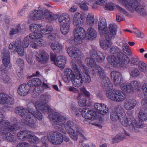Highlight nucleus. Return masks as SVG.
Masks as SVG:
<instances>
[{
	"label": "nucleus",
	"instance_id": "obj_1",
	"mask_svg": "<svg viewBox=\"0 0 147 147\" xmlns=\"http://www.w3.org/2000/svg\"><path fill=\"white\" fill-rule=\"evenodd\" d=\"M49 95L46 94L42 95L39 101H36L35 106L37 110L43 113L48 112L50 120L53 123L55 128L58 131L65 134L68 133L70 137L74 140L78 139V135L82 137L83 131L81 127L71 120L67 121L64 117L51 109L47 103L50 100Z\"/></svg>",
	"mask_w": 147,
	"mask_h": 147
},
{
	"label": "nucleus",
	"instance_id": "obj_2",
	"mask_svg": "<svg viewBox=\"0 0 147 147\" xmlns=\"http://www.w3.org/2000/svg\"><path fill=\"white\" fill-rule=\"evenodd\" d=\"M123 109L120 106H117L115 110L113 111L110 115V119L113 121L119 120L122 125L125 127L129 126L130 131L133 132H137L141 127L140 124L138 123L132 116L127 117L123 113Z\"/></svg>",
	"mask_w": 147,
	"mask_h": 147
},
{
	"label": "nucleus",
	"instance_id": "obj_3",
	"mask_svg": "<svg viewBox=\"0 0 147 147\" xmlns=\"http://www.w3.org/2000/svg\"><path fill=\"white\" fill-rule=\"evenodd\" d=\"M120 4L124 5L130 12H134V9L140 16L146 17L147 12L144 8V6L141 3V0H118Z\"/></svg>",
	"mask_w": 147,
	"mask_h": 147
},
{
	"label": "nucleus",
	"instance_id": "obj_4",
	"mask_svg": "<svg viewBox=\"0 0 147 147\" xmlns=\"http://www.w3.org/2000/svg\"><path fill=\"white\" fill-rule=\"evenodd\" d=\"M107 96L112 100L119 102L123 101L126 97V94L123 92L115 90H113L112 92L107 91Z\"/></svg>",
	"mask_w": 147,
	"mask_h": 147
},
{
	"label": "nucleus",
	"instance_id": "obj_5",
	"mask_svg": "<svg viewBox=\"0 0 147 147\" xmlns=\"http://www.w3.org/2000/svg\"><path fill=\"white\" fill-rule=\"evenodd\" d=\"M2 110H0V127L4 129H10L11 131H15L18 129L16 124L11 125L7 121L3 120L4 115L1 112Z\"/></svg>",
	"mask_w": 147,
	"mask_h": 147
},
{
	"label": "nucleus",
	"instance_id": "obj_6",
	"mask_svg": "<svg viewBox=\"0 0 147 147\" xmlns=\"http://www.w3.org/2000/svg\"><path fill=\"white\" fill-rule=\"evenodd\" d=\"M47 138L49 141L54 145L60 144L63 141L62 135L57 131L54 132L51 134H49Z\"/></svg>",
	"mask_w": 147,
	"mask_h": 147
},
{
	"label": "nucleus",
	"instance_id": "obj_7",
	"mask_svg": "<svg viewBox=\"0 0 147 147\" xmlns=\"http://www.w3.org/2000/svg\"><path fill=\"white\" fill-rule=\"evenodd\" d=\"M12 131L10 129H4L0 127V136H2V138L5 140L15 143L16 138L12 135L11 133Z\"/></svg>",
	"mask_w": 147,
	"mask_h": 147
},
{
	"label": "nucleus",
	"instance_id": "obj_8",
	"mask_svg": "<svg viewBox=\"0 0 147 147\" xmlns=\"http://www.w3.org/2000/svg\"><path fill=\"white\" fill-rule=\"evenodd\" d=\"M80 89L81 92L84 95L82 94H79L78 96V99L79 100L78 104L80 106L84 107L86 105V97H89L90 96V94L89 92L86 90L85 88L82 87Z\"/></svg>",
	"mask_w": 147,
	"mask_h": 147
},
{
	"label": "nucleus",
	"instance_id": "obj_9",
	"mask_svg": "<svg viewBox=\"0 0 147 147\" xmlns=\"http://www.w3.org/2000/svg\"><path fill=\"white\" fill-rule=\"evenodd\" d=\"M37 60L41 63H46L47 62L49 55L47 53L43 50H41L37 53L36 55Z\"/></svg>",
	"mask_w": 147,
	"mask_h": 147
},
{
	"label": "nucleus",
	"instance_id": "obj_10",
	"mask_svg": "<svg viewBox=\"0 0 147 147\" xmlns=\"http://www.w3.org/2000/svg\"><path fill=\"white\" fill-rule=\"evenodd\" d=\"M98 26L100 34L101 36H103L104 33L107 31L108 30L106 20L102 18H100Z\"/></svg>",
	"mask_w": 147,
	"mask_h": 147
},
{
	"label": "nucleus",
	"instance_id": "obj_11",
	"mask_svg": "<svg viewBox=\"0 0 147 147\" xmlns=\"http://www.w3.org/2000/svg\"><path fill=\"white\" fill-rule=\"evenodd\" d=\"M96 112L102 115H106L108 112V109L106 105L104 104L96 103L94 105Z\"/></svg>",
	"mask_w": 147,
	"mask_h": 147
},
{
	"label": "nucleus",
	"instance_id": "obj_12",
	"mask_svg": "<svg viewBox=\"0 0 147 147\" xmlns=\"http://www.w3.org/2000/svg\"><path fill=\"white\" fill-rule=\"evenodd\" d=\"M21 43L20 41H16L15 43H10L9 45V48L12 49L15 47L16 51L20 56H23L24 55V49L20 45Z\"/></svg>",
	"mask_w": 147,
	"mask_h": 147
},
{
	"label": "nucleus",
	"instance_id": "obj_13",
	"mask_svg": "<svg viewBox=\"0 0 147 147\" xmlns=\"http://www.w3.org/2000/svg\"><path fill=\"white\" fill-rule=\"evenodd\" d=\"M29 16L31 20H37L43 18L44 14L42 10H35L30 13Z\"/></svg>",
	"mask_w": 147,
	"mask_h": 147
},
{
	"label": "nucleus",
	"instance_id": "obj_14",
	"mask_svg": "<svg viewBox=\"0 0 147 147\" xmlns=\"http://www.w3.org/2000/svg\"><path fill=\"white\" fill-rule=\"evenodd\" d=\"M107 59L108 62L114 67H121L123 65V63L121 61H120L114 55L109 56Z\"/></svg>",
	"mask_w": 147,
	"mask_h": 147
},
{
	"label": "nucleus",
	"instance_id": "obj_15",
	"mask_svg": "<svg viewBox=\"0 0 147 147\" xmlns=\"http://www.w3.org/2000/svg\"><path fill=\"white\" fill-rule=\"evenodd\" d=\"M90 55L92 58L96 59L97 61L99 62H102L105 59V56L103 53L100 52H97L93 49L90 51Z\"/></svg>",
	"mask_w": 147,
	"mask_h": 147
},
{
	"label": "nucleus",
	"instance_id": "obj_16",
	"mask_svg": "<svg viewBox=\"0 0 147 147\" xmlns=\"http://www.w3.org/2000/svg\"><path fill=\"white\" fill-rule=\"evenodd\" d=\"M137 104V102L135 100L132 98H128L124 102V106L126 110H131L134 109Z\"/></svg>",
	"mask_w": 147,
	"mask_h": 147
},
{
	"label": "nucleus",
	"instance_id": "obj_17",
	"mask_svg": "<svg viewBox=\"0 0 147 147\" xmlns=\"http://www.w3.org/2000/svg\"><path fill=\"white\" fill-rule=\"evenodd\" d=\"M79 112L80 114L82 115L84 117H88L89 119H92V116H94L96 115V112L92 110L86 109L84 108L80 110Z\"/></svg>",
	"mask_w": 147,
	"mask_h": 147
},
{
	"label": "nucleus",
	"instance_id": "obj_18",
	"mask_svg": "<svg viewBox=\"0 0 147 147\" xmlns=\"http://www.w3.org/2000/svg\"><path fill=\"white\" fill-rule=\"evenodd\" d=\"M72 69L74 71V74L71 80L82 78L81 74L80 72V69L79 67L75 63L72 62Z\"/></svg>",
	"mask_w": 147,
	"mask_h": 147
},
{
	"label": "nucleus",
	"instance_id": "obj_19",
	"mask_svg": "<svg viewBox=\"0 0 147 147\" xmlns=\"http://www.w3.org/2000/svg\"><path fill=\"white\" fill-rule=\"evenodd\" d=\"M130 135L129 133L124 130L123 132L119 134L113 139V142L114 143H117L123 140L125 138H128L130 137Z\"/></svg>",
	"mask_w": 147,
	"mask_h": 147
},
{
	"label": "nucleus",
	"instance_id": "obj_20",
	"mask_svg": "<svg viewBox=\"0 0 147 147\" xmlns=\"http://www.w3.org/2000/svg\"><path fill=\"white\" fill-rule=\"evenodd\" d=\"M28 84H24L21 85L17 90L18 94L22 96L27 95L30 90H31V88L30 87L28 88Z\"/></svg>",
	"mask_w": 147,
	"mask_h": 147
},
{
	"label": "nucleus",
	"instance_id": "obj_21",
	"mask_svg": "<svg viewBox=\"0 0 147 147\" xmlns=\"http://www.w3.org/2000/svg\"><path fill=\"white\" fill-rule=\"evenodd\" d=\"M67 53L71 57L74 58H78L80 53V51L76 47L68 48Z\"/></svg>",
	"mask_w": 147,
	"mask_h": 147
},
{
	"label": "nucleus",
	"instance_id": "obj_22",
	"mask_svg": "<svg viewBox=\"0 0 147 147\" xmlns=\"http://www.w3.org/2000/svg\"><path fill=\"white\" fill-rule=\"evenodd\" d=\"M111 77L116 85L120 83L121 75L119 72L115 71H112Z\"/></svg>",
	"mask_w": 147,
	"mask_h": 147
},
{
	"label": "nucleus",
	"instance_id": "obj_23",
	"mask_svg": "<svg viewBox=\"0 0 147 147\" xmlns=\"http://www.w3.org/2000/svg\"><path fill=\"white\" fill-rule=\"evenodd\" d=\"M94 59L93 58L87 57L85 60V62L87 64L88 66L91 67L92 71V74H94L96 72L95 71L96 70V66H98L96 65V62L94 60Z\"/></svg>",
	"mask_w": 147,
	"mask_h": 147
},
{
	"label": "nucleus",
	"instance_id": "obj_24",
	"mask_svg": "<svg viewBox=\"0 0 147 147\" xmlns=\"http://www.w3.org/2000/svg\"><path fill=\"white\" fill-rule=\"evenodd\" d=\"M74 33L75 36L80 37L82 39H84L86 36V32L84 29L81 27L76 28Z\"/></svg>",
	"mask_w": 147,
	"mask_h": 147
},
{
	"label": "nucleus",
	"instance_id": "obj_25",
	"mask_svg": "<svg viewBox=\"0 0 147 147\" xmlns=\"http://www.w3.org/2000/svg\"><path fill=\"white\" fill-rule=\"evenodd\" d=\"M70 19L69 16L66 14L61 15L58 18V21L60 25L70 24Z\"/></svg>",
	"mask_w": 147,
	"mask_h": 147
},
{
	"label": "nucleus",
	"instance_id": "obj_26",
	"mask_svg": "<svg viewBox=\"0 0 147 147\" xmlns=\"http://www.w3.org/2000/svg\"><path fill=\"white\" fill-rule=\"evenodd\" d=\"M44 15L45 18L50 23L57 19L58 17L57 15H54L47 10H45Z\"/></svg>",
	"mask_w": 147,
	"mask_h": 147
},
{
	"label": "nucleus",
	"instance_id": "obj_27",
	"mask_svg": "<svg viewBox=\"0 0 147 147\" xmlns=\"http://www.w3.org/2000/svg\"><path fill=\"white\" fill-rule=\"evenodd\" d=\"M117 58L120 61H121L123 63H127L129 61V59L121 51L118 53L117 54Z\"/></svg>",
	"mask_w": 147,
	"mask_h": 147
},
{
	"label": "nucleus",
	"instance_id": "obj_28",
	"mask_svg": "<svg viewBox=\"0 0 147 147\" xmlns=\"http://www.w3.org/2000/svg\"><path fill=\"white\" fill-rule=\"evenodd\" d=\"M26 118L24 119L26 121V124L30 128L34 127L36 121L33 119V117L31 116L30 113L26 117Z\"/></svg>",
	"mask_w": 147,
	"mask_h": 147
},
{
	"label": "nucleus",
	"instance_id": "obj_29",
	"mask_svg": "<svg viewBox=\"0 0 147 147\" xmlns=\"http://www.w3.org/2000/svg\"><path fill=\"white\" fill-rule=\"evenodd\" d=\"M74 72L70 69L67 68L65 69L64 76L63 78L64 80L66 82H69L74 75Z\"/></svg>",
	"mask_w": 147,
	"mask_h": 147
},
{
	"label": "nucleus",
	"instance_id": "obj_30",
	"mask_svg": "<svg viewBox=\"0 0 147 147\" xmlns=\"http://www.w3.org/2000/svg\"><path fill=\"white\" fill-rule=\"evenodd\" d=\"M101 85L102 88L107 90L106 92L107 91H110L109 90L111 89V88L112 86V84L108 77L102 79Z\"/></svg>",
	"mask_w": 147,
	"mask_h": 147
},
{
	"label": "nucleus",
	"instance_id": "obj_31",
	"mask_svg": "<svg viewBox=\"0 0 147 147\" xmlns=\"http://www.w3.org/2000/svg\"><path fill=\"white\" fill-rule=\"evenodd\" d=\"M42 84L41 80L38 78H34L30 80L28 82V86L29 87H32L39 86Z\"/></svg>",
	"mask_w": 147,
	"mask_h": 147
},
{
	"label": "nucleus",
	"instance_id": "obj_32",
	"mask_svg": "<svg viewBox=\"0 0 147 147\" xmlns=\"http://www.w3.org/2000/svg\"><path fill=\"white\" fill-rule=\"evenodd\" d=\"M30 46L34 49H37L38 46H45L46 42L42 39H39L37 40H32Z\"/></svg>",
	"mask_w": 147,
	"mask_h": 147
},
{
	"label": "nucleus",
	"instance_id": "obj_33",
	"mask_svg": "<svg viewBox=\"0 0 147 147\" xmlns=\"http://www.w3.org/2000/svg\"><path fill=\"white\" fill-rule=\"evenodd\" d=\"M66 63V60L64 57L60 56L58 57L56 59V61H55V64L56 65L59 67H64Z\"/></svg>",
	"mask_w": 147,
	"mask_h": 147
},
{
	"label": "nucleus",
	"instance_id": "obj_34",
	"mask_svg": "<svg viewBox=\"0 0 147 147\" xmlns=\"http://www.w3.org/2000/svg\"><path fill=\"white\" fill-rule=\"evenodd\" d=\"M3 62L5 67L8 66L10 63V58L9 53L5 51L3 53Z\"/></svg>",
	"mask_w": 147,
	"mask_h": 147
},
{
	"label": "nucleus",
	"instance_id": "obj_35",
	"mask_svg": "<svg viewBox=\"0 0 147 147\" xmlns=\"http://www.w3.org/2000/svg\"><path fill=\"white\" fill-rule=\"evenodd\" d=\"M82 39L80 37L76 36L74 35V37H71L69 39V42L73 45H78L82 43Z\"/></svg>",
	"mask_w": 147,
	"mask_h": 147
},
{
	"label": "nucleus",
	"instance_id": "obj_36",
	"mask_svg": "<svg viewBox=\"0 0 147 147\" xmlns=\"http://www.w3.org/2000/svg\"><path fill=\"white\" fill-rule=\"evenodd\" d=\"M30 41L32 40H37L39 39H42L41 38L42 37V35L40 33H38L36 32H32L30 34L29 36H28Z\"/></svg>",
	"mask_w": 147,
	"mask_h": 147
},
{
	"label": "nucleus",
	"instance_id": "obj_37",
	"mask_svg": "<svg viewBox=\"0 0 147 147\" xmlns=\"http://www.w3.org/2000/svg\"><path fill=\"white\" fill-rule=\"evenodd\" d=\"M122 51L126 54L128 55H131V53L130 50L129 48V46H127V43L124 40L122 41Z\"/></svg>",
	"mask_w": 147,
	"mask_h": 147
},
{
	"label": "nucleus",
	"instance_id": "obj_38",
	"mask_svg": "<svg viewBox=\"0 0 147 147\" xmlns=\"http://www.w3.org/2000/svg\"><path fill=\"white\" fill-rule=\"evenodd\" d=\"M94 15L92 13L88 14L86 20L87 25L90 26H92L94 24Z\"/></svg>",
	"mask_w": 147,
	"mask_h": 147
},
{
	"label": "nucleus",
	"instance_id": "obj_39",
	"mask_svg": "<svg viewBox=\"0 0 147 147\" xmlns=\"http://www.w3.org/2000/svg\"><path fill=\"white\" fill-rule=\"evenodd\" d=\"M51 48L55 53H57L60 52L62 48V46L58 43H52L51 45Z\"/></svg>",
	"mask_w": 147,
	"mask_h": 147
},
{
	"label": "nucleus",
	"instance_id": "obj_40",
	"mask_svg": "<svg viewBox=\"0 0 147 147\" xmlns=\"http://www.w3.org/2000/svg\"><path fill=\"white\" fill-rule=\"evenodd\" d=\"M1 71L2 80L4 83H6L10 80L9 77L6 73V71L5 70V67L3 68L2 67H1Z\"/></svg>",
	"mask_w": 147,
	"mask_h": 147
},
{
	"label": "nucleus",
	"instance_id": "obj_41",
	"mask_svg": "<svg viewBox=\"0 0 147 147\" xmlns=\"http://www.w3.org/2000/svg\"><path fill=\"white\" fill-rule=\"evenodd\" d=\"M139 119L142 121L147 120V109H142L140 111L139 115Z\"/></svg>",
	"mask_w": 147,
	"mask_h": 147
},
{
	"label": "nucleus",
	"instance_id": "obj_42",
	"mask_svg": "<svg viewBox=\"0 0 147 147\" xmlns=\"http://www.w3.org/2000/svg\"><path fill=\"white\" fill-rule=\"evenodd\" d=\"M105 37L107 41H110L112 39H114L116 35V33L113 32L108 31H107L104 33Z\"/></svg>",
	"mask_w": 147,
	"mask_h": 147
},
{
	"label": "nucleus",
	"instance_id": "obj_43",
	"mask_svg": "<svg viewBox=\"0 0 147 147\" xmlns=\"http://www.w3.org/2000/svg\"><path fill=\"white\" fill-rule=\"evenodd\" d=\"M87 33L90 38L92 39L96 38L97 34L96 30L92 27L90 26L87 30Z\"/></svg>",
	"mask_w": 147,
	"mask_h": 147
},
{
	"label": "nucleus",
	"instance_id": "obj_44",
	"mask_svg": "<svg viewBox=\"0 0 147 147\" xmlns=\"http://www.w3.org/2000/svg\"><path fill=\"white\" fill-rule=\"evenodd\" d=\"M96 70L95 71L96 72L94 74L97 72L96 71L98 70V74L100 78L103 79L107 77H106L103 69L99 66H96Z\"/></svg>",
	"mask_w": 147,
	"mask_h": 147
},
{
	"label": "nucleus",
	"instance_id": "obj_45",
	"mask_svg": "<svg viewBox=\"0 0 147 147\" xmlns=\"http://www.w3.org/2000/svg\"><path fill=\"white\" fill-rule=\"evenodd\" d=\"M34 87L35 88L33 90L32 96L33 97L35 98L42 93L43 90L42 89V88L40 87L39 86Z\"/></svg>",
	"mask_w": 147,
	"mask_h": 147
},
{
	"label": "nucleus",
	"instance_id": "obj_46",
	"mask_svg": "<svg viewBox=\"0 0 147 147\" xmlns=\"http://www.w3.org/2000/svg\"><path fill=\"white\" fill-rule=\"evenodd\" d=\"M121 89L123 91H127L128 92H132L133 88H131L130 83H124L121 84Z\"/></svg>",
	"mask_w": 147,
	"mask_h": 147
},
{
	"label": "nucleus",
	"instance_id": "obj_47",
	"mask_svg": "<svg viewBox=\"0 0 147 147\" xmlns=\"http://www.w3.org/2000/svg\"><path fill=\"white\" fill-rule=\"evenodd\" d=\"M60 25V30L62 33L63 35L67 34L69 31L70 24L67 23L65 24Z\"/></svg>",
	"mask_w": 147,
	"mask_h": 147
},
{
	"label": "nucleus",
	"instance_id": "obj_48",
	"mask_svg": "<svg viewBox=\"0 0 147 147\" xmlns=\"http://www.w3.org/2000/svg\"><path fill=\"white\" fill-rule=\"evenodd\" d=\"M29 27L30 30L34 32L38 33L39 31L40 32L41 30L40 26L38 24H32L30 25Z\"/></svg>",
	"mask_w": 147,
	"mask_h": 147
},
{
	"label": "nucleus",
	"instance_id": "obj_49",
	"mask_svg": "<svg viewBox=\"0 0 147 147\" xmlns=\"http://www.w3.org/2000/svg\"><path fill=\"white\" fill-rule=\"evenodd\" d=\"M30 114L37 118L38 120H40L42 118V116L41 113L38 111H33L32 109L29 110Z\"/></svg>",
	"mask_w": 147,
	"mask_h": 147
},
{
	"label": "nucleus",
	"instance_id": "obj_50",
	"mask_svg": "<svg viewBox=\"0 0 147 147\" xmlns=\"http://www.w3.org/2000/svg\"><path fill=\"white\" fill-rule=\"evenodd\" d=\"M131 88H133V91L134 89L139 90L141 87V84L140 82L136 81L131 82L130 83Z\"/></svg>",
	"mask_w": 147,
	"mask_h": 147
},
{
	"label": "nucleus",
	"instance_id": "obj_51",
	"mask_svg": "<svg viewBox=\"0 0 147 147\" xmlns=\"http://www.w3.org/2000/svg\"><path fill=\"white\" fill-rule=\"evenodd\" d=\"M52 27L50 25H47L45 28L41 29L40 32L42 34H48L50 33L53 30Z\"/></svg>",
	"mask_w": 147,
	"mask_h": 147
},
{
	"label": "nucleus",
	"instance_id": "obj_52",
	"mask_svg": "<svg viewBox=\"0 0 147 147\" xmlns=\"http://www.w3.org/2000/svg\"><path fill=\"white\" fill-rule=\"evenodd\" d=\"M138 68L141 72L144 73L147 72V64L142 61H140L139 63Z\"/></svg>",
	"mask_w": 147,
	"mask_h": 147
},
{
	"label": "nucleus",
	"instance_id": "obj_53",
	"mask_svg": "<svg viewBox=\"0 0 147 147\" xmlns=\"http://www.w3.org/2000/svg\"><path fill=\"white\" fill-rule=\"evenodd\" d=\"M8 97V95L6 94L0 93V104H4L7 103V99Z\"/></svg>",
	"mask_w": 147,
	"mask_h": 147
},
{
	"label": "nucleus",
	"instance_id": "obj_54",
	"mask_svg": "<svg viewBox=\"0 0 147 147\" xmlns=\"http://www.w3.org/2000/svg\"><path fill=\"white\" fill-rule=\"evenodd\" d=\"M109 41L100 40V42L101 47L105 49H107L111 45Z\"/></svg>",
	"mask_w": 147,
	"mask_h": 147
},
{
	"label": "nucleus",
	"instance_id": "obj_55",
	"mask_svg": "<svg viewBox=\"0 0 147 147\" xmlns=\"http://www.w3.org/2000/svg\"><path fill=\"white\" fill-rule=\"evenodd\" d=\"M76 3L78 5L81 9L84 11H87L88 9V7L86 5V3L85 2L77 1Z\"/></svg>",
	"mask_w": 147,
	"mask_h": 147
},
{
	"label": "nucleus",
	"instance_id": "obj_56",
	"mask_svg": "<svg viewBox=\"0 0 147 147\" xmlns=\"http://www.w3.org/2000/svg\"><path fill=\"white\" fill-rule=\"evenodd\" d=\"M72 83L76 87H79L81 86L82 84L83 79L82 78H79V79H76V80H71Z\"/></svg>",
	"mask_w": 147,
	"mask_h": 147
},
{
	"label": "nucleus",
	"instance_id": "obj_57",
	"mask_svg": "<svg viewBox=\"0 0 147 147\" xmlns=\"http://www.w3.org/2000/svg\"><path fill=\"white\" fill-rule=\"evenodd\" d=\"M21 31V28L20 27V25L18 24L16 29L12 28L10 31L9 33L10 35H13L15 34L19 33Z\"/></svg>",
	"mask_w": 147,
	"mask_h": 147
},
{
	"label": "nucleus",
	"instance_id": "obj_58",
	"mask_svg": "<svg viewBox=\"0 0 147 147\" xmlns=\"http://www.w3.org/2000/svg\"><path fill=\"white\" fill-rule=\"evenodd\" d=\"M23 131L24 135V140L26 139H28L29 141V139L33 135L32 132L31 131L28 130Z\"/></svg>",
	"mask_w": 147,
	"mask_h": 147
},
{
	"label": "nucleus",
	"instance_id": "obj_59",
	"mask_svg": "<svg viewBox=\"0 0 147 147\" xmlns=\"http://www.w3.org/2000/svg\"><path fill=\"white\" fill-rule=\"evenodd\" d=\"M117 26L115 24H110L108 27V31L116 34Z\"/></svg>",
	"mask_w": 147,
	"mask_h": 147
},
{
	"label": "nucleus",
	"instance_id": "obj_60",
	"mask_svg": "<svg viewBox=\"0 0 147 147\" xmlns=\"http://www.w3.org/2000/svg\"><path fill=\"white\" fill-rule=\"evenodd\" d=\"M29 141L32 144H38L40 142V139L33 135L29 139Z\"/></svg>",
	"mask_w": 147,
	"mask_h": 147
},
{
	"label": "nucleus",
	"instance_id": "obj_61",
	"mask_svg": "<svg viewBox=\"0 0 147 147\" xmlns=\"http://www.w3.org/2000/svg\"><path fill=\"white\" fill-rule=\"evenodd\" d=\"M121 51L120 49L116 46H112L110 49V52L112 54H117Z\"/></svg>",
	"mask_w": 147,
	"mask_h": 147
},
{
	"label": "nucleus",
	"instance_id": "obj_62",
	"mask_svg": "<svg viewBox=\"0 0 147 147\" xmlns=\"http://www.w3.org/2000/svg\"><path fill=\"white\" fill-rule=\"evenodd\" d=\"M21 111L22 115H20V116H21L23 119H25L26 117L30 113V112L29 111H28L27 110L23 107V109H22V111Z\"/></svg>",
	"mask_w": 147,
	"mask_h": 147
},
{
	"label": "nucleus",
	"instance_id": "obj_63",
	"mask_svg": "<svg viewBox=\"0 0 147 147\" xmlns=\"http://www.w3.org/2000/svg\"><path fill=\"white\" fill-rule=\"evenodd\" d=\"M130 74L133 77H136L140 75V72L137 68H135L131 71Z\"/></svg>",
	"mask_w": 147,
	"mask_h": 147
},
{
	"label": "nucleus",
	"instance_id": "obj_64",
	"mask_svg": "<svg viewBox=\"0 0 147 147\" xmlns=\"http://www.w3.org/2000/svg\"><path fill=\"white\" fill-rule=\"evenodd\" d=\"M73 24L76 28L81 27L83 23V20H73Z\"/></svg>",
	"mask_w": 147,
	"mask_h": 147
}]
</instances>
